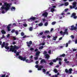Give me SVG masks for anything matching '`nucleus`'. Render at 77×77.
Returning <instances> with one entry per match:
<instances>
[{
  "label": "nucleus",
  "instance_id": "51",
  "mask_svg": "<svg viewBox=\"0 0 77 77\" xmlns=\"http://www.w3.org/2000/svg\"><path fill=\"white\" fill-rule=\"evenodd\" d=\"M49 63V65H53V63L51 62Z\"/></svg>",
  "mask_w": 77,
  "mask_h": 77
},
{
  "label": "nucleus",
  "instance_id": "7",
  "mask_svg": "<svg viewBox=\"0 0 77 77\" xmlns=\"http://www.w3.org/2000/svg\"><path fill=\"white\" fill-rule=\"evenodd\" d=\"M74 27V25H73L71 26L70 27V29L71 30H77V27Z\"/></svg>",
  "mask_w": 77,
  "mask_h": 77
},
{
  "label": "nucleus",
  "instance_id": "45",
  "mask_svg": "<svg viewBox=\"0 0 77 77\" xmlns=\"http://www.w3.org/2000/svg\"><path fill=\"white\" fill-rule=\"evenodd\" d=\"M71 38H72V39H74V36L72 35H71Z\"/></svg>",
  "mask_w": 77,
  "mask_h": 77
},
{
  "label": "nucleus",
  "instance_id": "38",
  "mask_svg": "<svg viewBox=\"0 0 77 77\" xmlns=\"http://www.w3.org/2000/svg\"><path fill=\"white\" fill-rule=\"evenodd\" d=\"M48 25V23L46 22V23H45V26H47Z\"/></svg>",
  "mask_w": 77,
  "mask_h": 77
},
{
  "label": "nucleus",
  "instance_id": "24",
  "mask_svg": "<svg viewBox=\"0 0 77 77\" xmlns=\"http://www.w3.org/2000/svg\"><path fill=\"white\" fill-rule=\"evenodd\" d=\"M5 48L6 49H7V50H9V48H9V47L8 46H5Z\"/></svg>",
  "mask_w": 77,
  "mask_h": 77
},
{
  "label": "nucleus",
  "instance_id": "6",
  "mask_svg": "<svg viewBox=\"0 0 77 77\" xmlns=\"http://www.w3.org/2000/svg\"><path fill=\"white\" fill-rule=\"evenodd\" d=\"M68 29H66L65 30V32H63L62 31H61L60 32V34L61 35H64L66 34V32H67L68 31Z\"/></svg>",
  "mask_w": 77,
  "mask_h": 77
},
{
  "label": "nucleus",
  "instance_id": "63",
  "mask_svg": "<svg viewBox=\"0 0 77 77\" xmlns=\"http://www.w3.org/2000/svg\"><path fill=\"white\" fill-rule=\"evenodd\" d=\"M42 45H45V43H42Z\"/></svg>",
  "mask_w": 77,
  "mask_h": 77
},
{
  "label": "nucleus",
  "instance_id": "20",
  "mask_svg": "<svg viewBox=\"0 0 77 77\" xmlns=\"http://www.w3.org/2000/svg\"><path fill=\"white\" fill-rule=\"evenodd\" d=\"M43 48H44V46H42L39 47L38 49L39 50H41L43 49Z\"/></svg>",
  "mask_w": 77,
  "mask_h": 77
},
{
  "label": "nucleus",
  "instance_id": "29",
  "mask_svg": "<svg viewBox=\"0 0 77 77\" xmlns=\"http://www.w3.org/2000/svg\"><path fill=\"white\" fill-rule=\"evenodd\" d=\"M51 12H54V8H52L51 9Z\"/></svg>",
  "mask_w": 77,
  "mask_h": 77
},
{
  "label": "nucleus",
  "instance_id": "34",
  "mask_svg": "<svg viewBox=\"0 0 77 77\" xmlns=\"http://www.w3.org/2000/svg\"><path fill=\"white\" fill-rule=\"evenodd\" d=\"M34 58L35 59V60H38V56L35 57Z\"/></svg>",
  "mask_w": 77,
  "mask_h": 77
},
{
  "label": "nucleus",
  "instance_id": "40",
  "mask_svg": "<svg viewBox=\"0 0 77 77\" xmlns=\"http://www.w3.org/2000/svg\"><path fill=\"white\" fill-rule=\"evenodd\" d=\"M30 51H33V50H34V48H30Z\"/></svg>",
  "mask_w": 77,
  "mask_h": 77
},
{
  "label": "nucleus",
  "instance_id": "64",
  "mask_svg": "<svg viewBox=\"0 0 77 77\" xmlns=\"http://www.w3.org/2000/svg\"><path fill=\"white\" fill-rule=\"evenodd\" d=\"M75 44H77V39L75 40Z\"/></svg>",
  "mask_w": 77,
  "mask_h": 77
},
{
  "label": "nucleus",
  "instance_id": "48",
  "mask_svg": "<svg viewBox=\"0 0 77 77\" xmlns=\"http://www.w3.org/2000/svg\"><path fill=\"white\" fill-rule=\"evenodd\" d=\"M66 47H68V43H66Z\"/></svg>",
  "mask_w": 77,
  "mask_h": 77
},
{
  "label": "nucleus",
  "instance_id": "13",
  "mask_svg": "<svg viewBox=\"0 0 77 77\" xmlns=\"http://www.w3.org/2000/svg\"><path fill=\"white\" fill-rule=\"evenodd\" d=\"M45 58L47 59H48L50 57V55H48V54H46L45 55Z\"/></svg>",
  "mask_w": 77,
  "mask_h": 77
},
{
  "label": "nucleus",
  "instance_id": "10",
  "mask_svg": "<svg viewBox=\"0 0 77 77\" xmlns=\"http://www.w3.org/2000/svg\"><path fill=\"white\" fill-rule=\"evenodd\" d=\"M77 5V3L75 2H74L73 3V8H75L76 7Z\"/></svg>",
  "mask_w": 77,
  "mask_h": 77
},
{
  "label": "nucleus",
  "instance_id": "62",
  "mask_svg": "<svg viewBox=\"0 0 77 77\" xmlns=\"http://www.w3.org/2000/svg\"><path fill=\"white\" fill-rule=\"evenodd\" d=\"M10 36V34H8L7 35V38H9V37Z\"/></svg>",
  "mask_w": 77,
  "mask_h": 77
},
{
  "label": "nucleus",
  "instance_id": "31",
  "mask_svg": "<svg viewBox=\"0 0 77 77\" xmlns=\"http://www.w3.org/2000/svg\"><path fill=\"white\" fill-rule=\"evenodd\" d=\"M33 30V28L32 27H30L29 28V31H32Z\"/></svg>",
  "mask_w": 77,
  "mask_h": 77
},
{
  "label": "nucleus",
  "instance_id": "59",
  "mask_svg": "<svg viewBox=\"0 0 77 77\" xmlns=\"http://www.w3.org/2000/svg\"><path fill=\"white\" fill-rule=\"evenodd\" d=\"M26 37H27V36L26 35H25L22 38H26Z\"/></svg>",
  "mask_w": 77,
  "mask_h": 77
},
{
  "label": "nucleus",
  "instance_id": "16",
  "mask_svg": "<svg viewBox=\"0 0 77 77\" xmlns=\"http://www.w3.org/2000/svg\"><path fill=\"white\" fill-rule=\"evenodd\" d=\"M1 33H2V34H6V32L4 30L2 29V30H1Z\"/></svg>",
  "mask_w": 77,
  "mask_h": 77
},
{
  "label": "nucleus",
  "instance_id": "17",
  "mask_svg": "<svg viewBox=\"0 0 77 77\" xmlns=\"http://www.w3.org/2000/svg\"><path fill=\"white\" fill-rule=\"evenodd\" d=\"M69 5V3L68 2H65L64 3V5L65 6H68V5Z\"/></svg>",
  "mask_w": 77,
  "mask_h": 77
},
{
  "label": "nucleus",
  "instance_id": "49",
  "mask_svg": "<svg viewBox=\"0 0 77 77\" xmlns=\"http://www.w3.org/2000/svg\"><path fill=\"white\" fill-rule=\"evenodd\" d=\"M13 40H14V41H15V40H16V38H15V37H13Z\"/></svg>",
  "mask_w": 77,
  "mask_h": 77
},
{
  "label": "nucleus",
  "instance_id": "21",
  "mask_svg": "<svg viewBox=\"0 0 77 77\" xmlns=\"http://www.w3.org/2000/svg\"><path fill=\"white\" fill-rule=\"evenodd\" d=\"M66 55L65 54H63L62 55H61L60 56V57H65Z\"/></svg>",
  "mask_w": 77,
  "mask_h": 77
},
{
  "label": "nucleus",
  "instance_id": "22",
  "mask_svg": "<svg viewBox=\"0 0 77 77\" xmlns=\"http://www.w3.org/2000/svg\"><path fill=\"white\" fill-rule=\"evenodd\" d=\"M20 53H21V51H20L19 52H17L16 54V56H19V54H20Z\"/></svg>",
  "mask_w": 77,
  "mask_h": 77
},
{
  "label": "nucleus",
  "instance_id": "28",
  "mask_svg": "<svg viewBox=\"0 0 77 77\" xmlns=\"http://www.w3.org/2000/svg\"><path fill=\"white\" fill-rule=\"evenodd\" d=\"M8 30V32L11 31V29H10V27L7 26Z\"/></svg>",
  "mask_w": 77,
  "mask_h": 77
},
{
  "label": "nucleus",
  "instance_id": "4",
  "mask_svg": "<svg viewBox=\"0 0 77 77\" xmlns=\"http://www.w3.org/2000/svg\"><path fill=\"white\" fill-rule=\"evenodd\" d=\"M70 17H71V18H73L74 19H76L77 16H76V13H72V15L70 16Z\"/></svg>",
  "mask_w": 77,
  "mask_h": 77
},
{
  "label": "nucleus",
  "instance_id": "9",
  "mask_svg": "<svg viewBox=\"0 0 77 77\" xmlns=\"http://www.w3.org/2000/svg\"><path fill=\"white\" fill-rule=\"evenodd\" d=\"M48 14L47 13V12H45L42 14V16H44L45 17H47V15H48Z\"/></svg>",
  "mask_w": 77,
  "mask_h": 77
},
{
  "label": "nucleus",
  "instance_id": "14",
  "mask_svg": "<svg viewBox=\"0 0 77 77\" xmlns=\"http://www.w3.org/2000/svg\"><path fill=\"white\" fill-rule=\"evenodd\" d=\"M72 69L71 68H70L69 69V73L70 74H72Z\"/></svg>",
  "mask_w": 77,
  "mask_h": 77
},
{
  "label": "nucleus",
  "instance_id": "18",
  "mask_svg": "<svg viewBox=\"0 0 77 77\" xmlns=\"http://www.w3.org/2000/svg\"><path fill=\"white\" fill-rule=\"evenodd\" d=\"M57 38V36H56V37H54L53 39L54 41H56Z\"/></svg>",
  "mask_w": 77,
  "mask_h": 77
},
{
  "label": "nucleus",
  "instance_id": "12",
  "mask_svg": "<svg viewBox=\"0 0 77 77\" xmlns=\"http://www.w3.org/2000/svg\"><path fill=\"white\" fill-rule=\"evenodd\" d=\"M41 63H46V61H45V60L42 59L40 61Z\"/></svg>",
  "mask_w": 77,
  "mask_h": 77
},
{
  "label": "nucleus",
  "instance_id": "60",
  "mask_svg": "<svg viewBox=\"0 0 77 77\" xmlns=\"http://www.w3.org/2000/svg\"><path fill=\"white\" fill-rule=\"evenodd\" d=\"M61 15H65V13H64V12H62L61 14Z\"/></svg>",
  "mask_w": 77,
  "mask_h": 77
},
{
  "label": "nucleus",
  "instance_id": "5",
  "mask_svg": "<svg viewBox=\"0 0 77 77\" xmlns=\"http://www.w3.org/2000/svg\"><path fill=\"white\" fill-rule=\"evenodd\" d=\"M26 45L28 47H30L31 45L32 44V41H30L29 42H26Z\"/></svg>",
  "mask_w": 77,
  "mask_h": 77
},
{
  "label": "nucleus",
  "instance_id": "37",
  "mask_svg": "<svg viewBox=\"0 0 77 77\" xmlns=\"http://www.w3.org/2000/svg\"><path fill=\"white\" fill-rule=\"evenodd\" d=\"M49 31H48V30H46L45 31V33H49Z\"/></svg>",
  "mask_w": 77,
  "mask_h": 77
},
{
  "label": "nucleus",
  "instance_id": "57",
  "mask_svg": "<svg viewBox=\"0 0 77 77\" xmlns=\"http://www.w3.org/2000/svg\"><path fill=\"white\" fill-rule=\"evenodd\" d=\"M9 45V44L8 43H6L5 44V45L6 46H8Z\"/></svg>",
  "mask_w": 77,
  "mask_h": 77
},
{
  "label": "nucleus",
  "instance_id": "19",
  "mask_svg": "<svg viewBox=\"0 0 77 77\" xmlns=\"http://www.w3.org/2000/svg\"><path fill=\"white\" fill-rule=\"evenodd\" d=\"M54 71L55 73H57V72H58L56 69H54Z\"/></svg>",
  "mask_w": 77,
  "mask_h": 77
},
{
  "label": "nucleus",
  "instance_id": "35",
  "mask_svg": "<svg viewBox=\"0 0 77 77\" xmlns=\"http://www.w3.org/2000/svg\"><path fill=\"white\" fill-rule=\"evenodd\" d=\"M43 72H45V73H44V74H45L46 73L45 72H46V70H45V69H43Z\"/></svg>",
  "mask_w": 77,
  "mask_h": 77
},
{
  "label": "nucleus",
  "instance_id": "42",
  "mask_svg": "<svg viewBox=\"0 0 77 77\" xmlns=\"http://www.w3.org/2000/svg\"><path fill=\"white\" fill-rule=\"evenodd\" d=\"M35 68H38L39 67V66L38 65H36L35 66Z\"/></svg>",
  "mask_w": 77,
  "mask_h": 77
},
{
  "label": "nucleus",
  "instance_id": "11",
  "mask_svg": "<svg viewBox=\"0 0 77 77\" xmlns=\"http://www.w3.org/2000/svg\"><path fill=\"white\" fill-rule=\"evenodd\" d=\"M36 19V17H31L30 19L28 20V21H30L31 20H35Z\"/></svg>",
  "mask_w": 77,
  "mask_h": 77
},
{
  "label": "nucleus",
  "instance_id": "55",
  "mask_svg": "<svg viewBox=\"0 0 77 77\" xmlns=\"http://www.w3.org/2000/svg\"><path fill=\"white\" fill-rule=\"evenodd\" d=\"M13 45H15V44H16V42H13Z\"/></svg>",
  "mask_w": 77,
  "mask_h": 77
},
{
  "label": "nucleus",
  "instance_id": "47",
  "mask_svg": "<svg viewBox=\"0 0 77 77\" xmlns=\"http://www.w3.org/2000/svg\"><path fill=\"white\" fill-rule=\"evenodd\" d=\"M34 51H35V52H36V51H38V49L37 48L35 49Z\"/></svg>",
  "mask_w": 77,
  "mask_h": 77
},
{
  "label": "nucleus",
  "instance_id": "23",
  "mask_svg": "<svg viewBox=\"0 0 77 77\" xmlns=\"http://www.w3.org/2000/svg\"><path fill=\"white\" fill-rule=\"evenodd\" d=\"M43 25V23H40L38 24L39 26H42Z\"/></svg>",
  "mask_w": 77,
  "mask_h": 77
},
{
  "label": "nucleus",
  "instance_id": "25",
  "mask_svg": "<svg viewBox=\"0 0 77 77\" xmlns=\"http://www.w3.org/2000/svg\"><path fill=\"white\" fill-rule=\"evenodd\" d=\"M39 53H40V52L39 51H38L36 52L35 56H38V55H39Z\"/></svg>",
  "mask_w": 77,
  "mask_h": 77
},
{
  "label": "nucleus",
  "instance_id": "61",
  "mask_svg": "<svg viewBox=\"0 0 77 77\" xmlns=\"http://www.w3.org/2000/svg\"><path fill=\"white\" fill-rule=\"evenodd\" d=\"M51 50H49L48 51V53L49 54H51Z\"/></svg>",
  "mask_w": 77,
  "mask_h": 77
},
{
  "label": "nucleus",
  "instance_id": "53",
  "mask_svg": "<svg viewBox=\"0 0 77 77\" xmlns=\"http://www.w3.org/2000/svg\"><path fill=\"white\" fill-rule=\"evenodd\" d=\"M40 35H43V32H42L39 33Z\"/></svg>",
  "mask_w": 77,
  "mask_h": 77
},
{
  "label": "nucleus",
  "instance_id": "1",
  "mask_svg": "<svg viewBox=\"0 0 77 77\" xmlns=\"http://www.w3.org/2000/svg\"><path fill=\"white\" fill-rule=\"evenodd\" d=\"M11 5H10L9 3H7V2L5 3L4 5H2L1 7V10L2 14H5V11H8Z\"/></svg>",
  "mask_w": 77,
  "mask_h": 77
},
{
  "label": "nucleus",
  "instance_id": "58",
  "mask_svg": "<svg viewBox=\"0 0 77 77\" xmlns=\"http://www.w3.org/2000/svg\"><path fill=\"white\" fill-rule=\"evenodd\" d=\"M35 63H36V64H38V63H39V61H37L35 62Z\"/></svg>",
  "mask_w": 77,
  "mask_h": 77
},
{
  "label": "nucleus",
  "instance_id": "33",
  "mask_svg": "<svg viewBox=\"0 0 77 77\" xmlns=\"http://www.w3.org/2000/svg\"><path fill=\"white\" fill-rule=\"evenodd\" d=\"M65 71L66 72V73H68V72H69V71H68V69H65Z\"/></svg>",
  "mask_w": 77,
  "mask_h": 77
},
{
  "label": "nucleus",
  "instance_id": "36",
  "mask_svg": "<svg viewBox=\"0 0 77 77\" xmlns=\"http://www.w3.org/2000/svg\"><path fill=\"white\" fill-rule=\"evenodd\" d=\"M23 25L24 27H27V25L26 23H24L23 24Z\"/></svg>",
  "mask_w": 77,
  "mask_h": 77
},
{
  "label": "nucleus",
  "instance_id": "41",
  "mask_svg": "<svg viewBox=\"0 0 77 77\" xmlns=\"http://www.w3.org/2000/svg\"><path fill=\"white\" fill-rule=\"evenodd\" d=\"M15 29H12L11 31V33H14V32H15Z\"/></svg>",
  "mask_w": 77,
  "mask_h": 77
},
{
  "label": "nucleus",
  "instance_id": "30",
  "mask_svg": "<svg viewBox=\"0 0 77 77\" xmlns=\"http://www.w3.org/2000/svg\"><path fill=\"white\" fill-rule=\"evenodd\" d=\"M13 9H14V10H15L16 9L15 7H12V8H11V11H12V10H13Z\"/></svg>",
  "mask_w": 77,
  "mask_h": 77
},
{
  "label": "nucleus",
  "instance_id": "27",
  "mask_svg": "<svg viewBox=\"0 0 77 77\" xmlns=\"http://www.w3.org/2000/svg\"><path fill=\"white\" fill-rule=\"evenodd\" d=\"M17 51V50H16V49H14L12 52H14V53H16Z\"/></svg>",
  "mask_w": 77,
  "mask_h": 77
},
{
  "label": "nucleus",
  "instance_id": "3",
  "mask_svg": "<svg viewBox=\"0 0 77 77\" xmlns=\"http://www.w3.org/2000/svg\"><path fill=\"white\" fill-rule=\"evenodd\" d=\"M20 48V47L17 46L16 45H14L13 46V48H10L9 51H12V52L13 51L14 49H16V50H18Z\"/></svg>",
  "mask_w": 77,
  "mask_h": 77
},
{
  "label": "nucleus",
  "instance_id": "54",
  "mask_svg": "<svg viewBox=\"0 0 77 77\" xmlns=\"http://www.w3.org/2000/svg\"><path fill=\"white\" fill-rule=\"evenodd\" d=\"M57 62V60H53V62Z\"/></svg>",
  "mask_w": 77,
  "mask_h": 77
},
{
  "label": "nucleus",
  "instance_id": "50",
  "mask_svg": "<svg viewBox=\"0 0 77 77\" xmlns=\"http://www.w3.org/2000/svg\"><path fill=\"white\" fill-rule=\"evenodd\" d=\"M42 21L43 22H44V21H45V18H44L42 19Z\"/></svg>",
  "mask_w": 77,
  "mask_h": 77
},
{
  "label": "nucleus",
  "instance_id": "8",
  "mask_svg": "<svg viewBox=\"0 0 77 77\" xmlns=\"http://www.w3.org/2000/svg\"><path fill=\"white\" fill-rule=\"evenodd\" d=\"M44 68V66H38V71H40L41 70V69L43 68Z\"/></svg>",
  "mask_w": 77,
  "mask_h": 77
},
{
  "label": "nucleus",
  "instance_id": "46",
  "mask_svg": "<svg viewBox=\"0 0 77 77\" xmlns=\"http://www.w3.org/2000/svg\"><path fill=\"white\" fill-rule=\"evenodd\" d=\"M15 33H16V35H18V31H16Z\"/></svg>",
  "mask_w": 77,
  "mask_h": 77
},
{
  "label": "nucleus",
  "instance_id": "56",
  "mask_svg": "<svg viewBox=\"0 0 77 77\" xmlns=\"http://www.w3.org/2000/svg\"><path fill=\"white\" fill-rule=\"evenodd\" d=\"M5 76H6V74H5L4 75H2L1 77H5Z\"/></svg>",
  "mask_w": 77,
  "mask_h": 77
},
{
  "label": "nucleus",
  "instance_id": "39",
  "mask_svg": "<svg viewBox=\"0 0 77 77\" xmlns=\"http://www.w3.org/2000/svg\"><path fill=\"white\" fill-rule=\"evenodd\" d=\"M56 24V22H55V21L53 22L52 23V25H54V24Z\"/></svg>",
  "mask_w": 77,
  "mask_h": 77
},
{
  "label": "nucleus",
  "instance_id": "26",
  "mask_svg": "<svg viewBox=\"0 0 77 77\" xmlns=\"http://www.w3.org/2000/svg\"><path fill=\"white\" fill-rule=\"evenodd\" d=\"M5 36L4 35H2V37L1 38V39H4V38H5Z\"/></svg>",
  "mask_w": 77,
  "mask_h": 77
},
{
  "label": "nucleus",
  "instance_id": "52",
  "mask_svg": "<svg viewBox=\"0 0 77 77\" xmlns=\"http://www.w3.org/2000/svg\"><path fill=\"white\" fill-rule=\"evenodd\" d=\"M10 48H14V46L12 45H11L10 46Z\"/></svg>",
  "mask_w": 77,
  "mask_h": 77
},
{
  "label": "nucleus",
  "instance_id": "32",
  "mask_svg": "<svg viewBox=\"0 0 77 77\" xmlns=\"http://www.w3.org/2000/svg\"><path fill=\"white\" fill-rule=\"evenodd\" d=\"M21 35L22 36H23L24 35V32H21Z\"/></svg>",
  "mask_w": 77,
  "mask_h": 77
},
{
  "label": "nucleus",
  "instance_id": "15",
  "mask_svg": "<svg viewBox=\"0 0 77 77\" xmlns=\"http://www.w3.org/2000/svg\"><path fill=\"white\" fill-rule=\"evenodd\" d=\"M5 42H4L2 43V48L5 47Z\"/></svg>",
  "mask_w": 77,
  "mask_h": 77
},
{
  "label": "nucleus",
  "instance_id": "44",
  "mask_svg": "<svg viewBox=\"0 0 77 77\" xmlns=\"http://www.w3.org/2000/svg\"><path fill=\"white\" fill-rule=\"evenodd\" d=\"M69 9L68 8H66L64 10V11L65 12H66L68 11Z\"/></svg>",
  "mask_w": 77,
  "mask_h": 77
},
{
  "label": "nucleus",
  "instance_id": "43",
  "mask_svg": "<svg viewBox=\"0 0 77 77\" xmlns=\"http://www.w3.org/2000/svg\"><path fill=\"white\" fill-rule=\"evenodd\" d=\"M12 26H13L14 27H15V26H17L16 25V23H13V25Z\"/></svg>",
  "mask_w": 77,
  "mask_h": 77
},
{
  "label": "nucleus",
  "instance_id": "2",
  "mask_svg": "<svg viewBox=\"0 0 77 77\" xmlns=\"http://www.w3.org/2000/svg\"><path fill=\"white\" fill-rule=\"evenodd\" d=\"M18 58L19 59H20L21 60H23V61H25L26 63H30L31 62H33V60H31L30 59L29 60L28 59L26 60V57H23L20 55L18 57Z\"/></svg>",
  "mask_w": 77,
  "mask_h": 77
}]
</instances>
